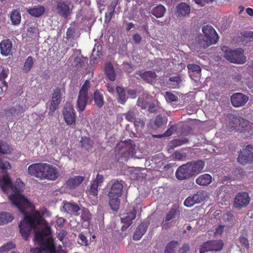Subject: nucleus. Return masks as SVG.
Instances as JSON below:
<instances>
[{
	"label": "nucleus",
	"instance_id": "nucleus-8",
	"mask_svg": "<svg viewBox=\"0 0 253 253\" xmlns=\"http://www.w3.org/2000/svg\"><path fill=\"white\" fill-rule=\"evenodd\" d=\"M221 50L224 52V57L226 60L231 63L243 64L246 61V58L243 55L244 51L242 48L232 50L227 46H223Z\"/></svg>",
	"mask_w": 253,
	"mask_h": 253
},
{
	"label": "nucleus",
	"instance_id": "nucleus-39",
	"mask_svg": "<svg viewBox=\"0 0 253 253\" xmlns=\"http://www.w3.org/2000/svg\"><path fill=\"white\" fill-rule=\"evenodd\" d=\"M14 219L10 213L1 212L0 213V225L7 224L11 222Z\"/></svg>",
	"mask_w": 253,
	"mask_h": 253
},
{
	"label": "nucleus",
	"instance_id": "nucleus-21",
	"mask_svg": "<svg viewBox=\"0 0 253 253\" xmlns=\"http://www.w3.org/2000/svg\"><path fill=\"white\" fill-rule=\"evenodd\" d=\"M137 74L146 83L152 84L155 82L157 77L156 72L153 71H139Z\"/></svg>",
	"mask_w": 253,
	"mask_h": 253
},
{
	"label": "nucleus",
	"instance_id": "nucleus-35",
	"mask_svg": "<svg viewBox=\"0 0 253 253\" xmlns=\"http://www.w3.org/2000/svg\"><path fill=\"white\" fill-rule=\"evenodd\" d=\"M136 210L133 208L132 210L127 212L123 217L121 218V221L122 223H127L132 224V220L136 217Z\"/></svg>",
	"mask_w": 253,
	"mask_h": 253
},
{
	"label": "nucleus",
	"instance_id": "nucleus-28",
	"mask_svg": "<svg viewBox=\"0 0 253 253\" xmlns=\"http://www.w3.org/2000/svg\"><path fill=\"white\" fill-rule=\"evenodd\" d=\"M13 184L10 177L7 175H3L0 180V186L4 193H7L9 189H12Z\"/></svg>",
	"mask_w": 253,
	"mask_h": 253
},
{
	"label": "nucleus",
	"instance_id": "nucleus-33",
	"mask_svg": "<svg viewBox=\"0 0 253 253\" xmlns=\"http://www.w3.org/2000/svg\"><path fill=\"white\" fill-rule=\"evenodd\" d=\"M166 11V9L165 7L162 4H159L153 8L151 13L156 18H159L164 16Z\"/></svg>",
	"mask_w": 253,
	"mask_h": 253
},
{
	"label": "nucleus",
	"instance_id": "nucleus-2",
	"mask_svg": "<svg viewBox=\"0 0 253 253\" xmlns=\"http://www.w3.org/2000/svg\"><path fill=\"white\" fill-rule=\"evenodd\" d=\"M51 234V228L48 225L42 229L39 232H36L35 235L34 241L36 244L40 245L44 250L51 249V253H67V252L62 249L61 245H59L56 251L54 247L52 245V240L49 235Z\"/></svg>",
	"mask_w": 253,
	"mask_h": 253
},
{
	"label": "nucleus",
	"instance_id": "nucleus-37",
	"mask_svg": "<svg viewBox=\"0 0 253 253\" xmlns=\"http://www.w3.org/2000/svg\"><path fill=\"white\" fill-rule=\"evenodd\" d=\"M21 13L18 9H14L11 12L10 20L13 25H18L21 22Z\"/></svg>",
	"mask_w": 253,
	"mask_h": 253
},
{
	"label": "nucleus",
	"instance_id": "nucleus-26",
	"mask_svg": "<svg viewBox=\"0 0 253 253\" xmlns=\"http://www.w3.org/2000/svg\"><path fill=\"white\" fill-rule=\"evenodd\" d=\"M25 110L22 105H18L16 108L11 107L4 110V113L7 118H11L14 114L19 115L23 113Z\"/></svg>",
	"mask_w": 253,
	"mask_h": 253
},
{
	"label": "nucleus",
	"instance_id": "nucleus-41",
	"mask_svg": "<svg viewBox=\"0 0 253 253\" xmlns=\"http://www.w3.org/2000/svg\"><path fill=\"white\" fill-rule=\"evenodd\" d=\"M211 251H219L223 247V242L222 240H210L209 241Z\"/></svg>",
	"mask_w": 253,
	"mask_h": 253
},
{
	"label": "nucleus",
	"instance_id": "nucleus-24",
	"mask_svg": "<svg viewBox=\"0 0 253 253\" xmlns=\"http://www.w3.org/2000/svg\"><path fill=\"white\" fill-rule=\"evenodd\" d=\"M148 226V224L144 222L139 224L133 235V239L135 241L140 240L146 232Z\"/></svg>",
	"mask_w": 253,
	"mask_h": 253
},
{
	"label": "nucleus",
	"instance_id": "nucleus-43",
	"mask_svg": "<svg viewBox=\"0 0 253 253\" xmlns=\"http://www.w3.org/2000/svg\"><path fill=\"white\" fill-rule=\"evenodd\" d=\"M179 245L177 241H172L170 242L166 247L165 253H175V249Z\"/></svg>",
	"mask_w": 253,
	"mask_h": 253
},
{
	"label": "nucleus",
	"instance_id": "nucleus-46",
	"mask_svg": "<svg viewBox=\"0 0 253 253\" xmlns=\"http://www.w3.org/2000/svg\"><path fill=\"white\" fill-rule=\"evenodd\" d=\"M115 5H111L108 9V11L105 13V22L109 23L111 21L113 15H114Z\"/></svg>",
	"mask_w": 253,
	"mask_h": 253
},
{
	"label": "nucleus",
	"instance_id": "nucleus-32",
	"mask_svg": "<svg viewBox=\"0 0 253 253\" xmlns=\"http://www.w3.org/2000/svg\"><path fill=\"white\" fill-rule=\"evenodd\" d=\"M105 73L106 77L111 81L116 80V74L112 64L108 62L105 66Z\"/></svg>",
	"mask_w": 253,
	"mask_h": 253
},
{
	"label": "nucleus",
	"instance_id": "nucleus-47",
	"mask_svg": "<svg viewBox=\"0 0 253 253\" xmlns=\"http://www.w3.org/2000/svg\"><path fill=\"white\" fill-rule=\"evenodd\" d=\"M88 61V59L87 58H84L83 57H77L75 58L74 59V65L75 67L77 68H80L84 65L85 62H87Z\"/></svg>",
	"mask_w": 253,
	"mask_h": 253
},
{
	"label": "nucleus",
	"instance_id": "nucleus-27",
	"mask_svg": "<svg viewBox=\"0 0 253 253\" xmlns=\"http://www.w3.org/2000/svg\"><path fill=\"white\" fill-rule=\"evenodd\" d=\"M84 180V176H76L68 179L66 181L65 185L71 189H74L81 184Z\"/></svg>",
	"mask_w": 253,
	"mask_h": 253
},
{
	"label": "nucleus",
	"instance_id": "nucleus-15",
	"mask_svg": "<svg viewBox=\"0 0 253 253\" xmlns=\"http://www.w3.org/2000/svg\"><path fill=\"white\" fill-rule=\"evenodd\" d=\"M104 181V177L102 175L98 174L96 178L91 182L89 189L87 191L89 197H96L97 199L98 188L101 186Z\"/></svg>",
	"mask_w": 253,
	"mask_h": 253
},
{
	"label": "nucleus",
	"instance_id": "nucleus-16",
	"mask_svg": "<svg viewBox=\"0 0 253 253\" xmlns=\"http://www.w3.org/2000/svg\"><path fill=\"white\" fill-rule=\"evenodd\" d=\"M42 180H55L59 176L58 169L50 164H45Z\"/></svg>",
	"mask_w": 253,
	"mask_h": 253
},
{
	"label": "nucleus",
	"instance_id": "nucleus-59",
	"mask_svg": "<svg viewBox=\"0 0 253 253\" xmlns=\"http://www.w3.org/2000/svg\"><path fill=\"white\" fill-rule=\"evenodd\" d=\"M79 239L80 240V244L82 246H86L88 245V241L85 235L82 232L78 236Z\"/></svg>",
	"mask_w": 253,
	"mask_h": 253
},
{
	"label": "nucleus",
	"instance_id": "nucleus-30",
	"mask_svg": "<svg viewBox=\"0 0 253 253\" xmlns=\"http://www.w3.org/2000/svg\"><path fill=\"white\" fill-rule=\"evenodd\" d=\"M45 8L42 5H35L29 8L27 12L32 17H39L45 12Z\"/></svg>",
	"mask_w": 253,
	"mask_h": 253
},
{
	"label": "nucleus",
	"instance_id": "nucleus-51",
	"mask_svg": "<svg viewBox=\"0 0 253 253\" xmlns=\"http://www.w3.org/2000/svg\"><path fill=\"white\" fill-rule=\"evenodd\" d=\"M165 98L166 100L169 102H176L178 101V97L169 91L166 92Z\"/></svg>",
	"mask_w": 253,
	"mask_h": 253
},
{
	"label": "nucleus",
	"instance_id": "nucleus-14",
	"mask_svg": "<svg viewBox=\"0 0 253 253\" xmlns=\"http://www.w3.org/2000/svg\"><path fill=\"white\" fill-rule=\"evenodd\" d=\"M45 164L38 163L30 165L28 168V173L31 176L42 180Z\"/></svg>",
	"mask_w": 253,
	"mask_h": 253
},
{
	"label": "nucleus",
	"instance_id": "nucleus-9",
	"mask_svg": "<svg viewBox=\"0 0 253 253\" xmlns=\"http://www.w3.org/2000/svg\"><path fill=\"white\" fill-rule=\"evenodd\" d=\"M117 150H120L122 153V157L124 159L125 161L132 157L136 153L135 145L131 139L119 144L116 148V151Z\"/></svg>",
	"mask_w": 253,
	"mask_h": 253
},
{
	"label": "nucleus",
	"instance_id": "nucleus-7",
	"mask_svg": "<svg viewBox=\"0 0 253 253\" xmlns=\"http://www.w3.org/2000/svg\"><path fill=\"white\" fill-rule=\"evenodd\" d=\"M91 87L89 80H86L79 90L76 108L78 112H83L89 100L88 91Z\"/></svg>",
	"mask_w": 253,
	"mask_h": 253
},
{
	"label": "nucleus",
	"instance_id": "nucleus-23",
	"mask_svg": "<svg viewBox=\"0 0 253 253\" xmlns=\"http://www.w3.org/2000/svg\"><path fill=\"white\" fill-rule=\"evenodd\" d=\"M187 68L191 79L197 80L200 78L201 76V69L200 66L195 64H189Z\"/></svg>",
	"mask_w": 253,
	"mask_h": 253
},
{
	"label": "nucleus",
	"instance_id": "nucleus-50",
	"mask_svg": "<svg viewBox=\"0 0 253 253\" xmlns=\"http://www.w3.org/2000/svg\"><path fill=\"white\" fill-rule=\"evenodd\" d=\"M133 122L136 130H141L145 125L144 121L140 118H136Z\"/></svg>",
	"mask_w": 253,
	"mask_h": 253
},
{
	"label": "nucleus",
	"instance_id": "nucleus-19",
	"mask_svg": "<svg viewBox=\"0 0 253 253\" xmlns=\"http://www.w3.org/2000/svg\"><path fill=\"white\" fill-rule=\"evenodd\" d=\"M189 165L187 163L178 168L175 172V176L178 180H184L193 176Z\"/></svg>",
	"mask_w": 253,
	"mask_h": 253
},
{
	"label": "nucleus",
	"instance_id": "nucleus-48",
	"mask_svg": "<svg viewBox=\"0 0 253 253\" xmlns=\"http://www.w3.org/2000/svg\"><path fill=\"white\" fill-rule=\"evenodd\" d=\"M15 247V245L12 242H8L0 247V252L3 253L9 251L11 249H14Z\"/></svg>",
	"mask_w": 253,
	"mask_h": 253
},
{
	"label": "nucleus",
	"instance_id": "nucleus-62",
	"mask_svg": "<svg viewBox=\"0 0 253 253\" xmlns=\"http://www.w3.org/2000/svg\"><path fill=\"white\" fill-rule=\"evenodd\" d=\"M67 233L66 230H62L57 233V237L60 241H62L65 237L67 235Z\"/></svg>",
	"mask_w": 253,
	"mask_h": 253
},
{
	"label": "nucleus",
	"instance_id": "nucleus-36",
	"mask_svg": "<svg viewBox=\"0 0 253 253\" xmlns=\"http://www.w3.org/2000/svg\"><path fill=\"white\" fill-rule=\"evenodd\" d=\"M80 142L81 147L87 151L91 150L93 147V143L88 137H82Z\"/></svg>",
	"mask_w": 253,
	"mask_h": 253
},
{
	"label": "nucleus",
	"instance_id": "nucleus-54",
	"mask_svg": "<svg viewBox=\"0 0 253 253\" xmlns=\"http://www.w3.org/2000/svg\"><path fill=\"white\" fill-rule=\"evenodd\" d=\"M60 101L51 99L50 105L49 106L50 112L52 113L54 112L57 109L58 106L60 103Z\"/></svg>",
	"mask_w": 253,
	"mask_h": 253
},
{
	"label": "nucleus",
	"instance_id": "nucleus-64",
	"mask_svg": "<svg viewBox=\"0 0 253 253\" xmlns=\"http://www.w3.org/2000/svg\"><path fill=\"white\" fill-rule=\"evenodd\" d=\"M189 250V247L188 244H184L179 249V253H186Z\"/></svg>",
	"mask_w": 253,
	"mask_h": 253
},
{
	"label": "nucleus",
	"instance_id": "nucleus-22",
	"mask_svg": "<svg viewBox=\"0 0 253 253\" xmlns=\"http://www.w3.org/2000/svg\"><path fill=\"white\" fill-rule=\"evenodd\" d=\"M12 42L8 39L2 40L0 43V53L5 56L12 54Z\"/></svg>",
	"mask_w": 253,
	"mask_h": 253
},
{
	"label": "nucleus",
	"instance_id": "nucleus-18",
	"mask_svg": "<svg viewBox=\"0 0 253 253\" xmlns=\"http://www.w3.org/2000/svg\"><path fill=\"white\" fill-rule=\"evenodd\" d=\"M248 100L249 97L246 95L240 92L235 93L231 97V104L235 107L243 106Z\"/></svg>",
	"mask_w": 253,
	"mask_h": 253
},
{
	"label": "nucleus",
	"instance_id": "nucleus-10",
	"mask_svg": "<svg viewBox=\"0 0 253 253\" xmlns=\"http://www.w3.org/2000/svg\"><path fill=\"white\" fill-rule=\"evenodd\" d=\"M208 198L206 191L199 190L196 194L187 197L184 202V205L186 207H191L195 204H200Z\"/></svg>",
	"mask_w": 253,
	"mask_h": 253
},
{
	"label": "nucleus",
	"instance_id": "nucleus-5",
	"mask_svg": "<svg viewBox=\"0 0 253 253\" xmlns=\"http://www.w3.org/2000/svg\"><path fill=\"white\" fill-rule=\"evenodd\" d=\"M202 32L204 33L203 39H200L199 44L200 47L206 48L212 44L217 42L218 36L214 29L209 25L202 27Z\"/></svg>",
	"mask_w": 253,
	"mask_h": 253
},
{
	"label": "nucleus",
	"instance_id": "nucleus-29",
	"mask_svg": "<svg viewBox=\"0 0 253 253\" xmlns=\"http://www.w3.org/2000/svg\"><path fill=\"white\" fill-rule=\"evenodd\" d=\"M63 204V208L64 211L70 214L77 215V212L80 210V208L77 204L65 201Z\"/></svg>",
	"mask_w": 253,
	"mask_h": 253
},
{
	"label": "nucleus",
	"instance_id": "nucleus-25",
	"mask_svg": "<svg viewBox=\"0 0 253 253\" xmlns=\"http://www.w3.org/2000/svg\"><path fill=\"white\" fill-rule=\"evenodd\" d=\"M190 6L185 2H181L176 6V12L178 16H186L190 12Z\"/></svg>",
	"mask_w": 253,
	"mask_h": 253
},
{
	"label": "nucleus",
	"instance_id": "nucleus-45",
	"mask_svg": "<svg viewBox=\"0 0 253 253\" xmlns=\"http://www.w3.org/2000/svg\"><path fill=\"white\" fill-rule=\"evenodd\" d=\"M180 82L181 79L179 76H172L169 79V85L172 88L178 87Z\"/></svg>",
	"mask_w": 253,
	"mask_h": 253
},
{
	"label": "nucleus",
	"instance_id": "nucleus-57",
	"mask_svg": "<svg viewBox=\"0 0 253 253\" xmlns=\"http://www.w3.org/2000/svg\"><path fill=\"white\" fill-rule=\"evenodd\" d=\"M164 122V118L161 115H158L155 119L154 124L157 127H159L163 126Z\"/></svg>",
	"mask_w": 253,
	"mask_h": 253
},
{
	"label": "nucleus",
	"instance_id": "nucleus-63",
	"mask_svg": "<svg viewBox=\"0 0 253 253\" xmlns=\"http://www.w3.org/2000/svg\"><path fill=\"white\" fill-rule=\"evenodd\" d=\"M74 34V31L71 27L67 29L66 32V39L69 40L73 37Z\"/></svg>",
	"mask_w": 253,
	"mask_h": 253
},
{
	"label": "nucleus",
	"instance_id": "nucleus-38",
	"mask_svg": "<svg viewBox=\"0 0 253 253\" xmlns=\"http://www.w3.org/2000/svg\"><path fill=\"white\" fill-rule=\"evenodd\" d=\"M116 91L118 95V102L121 104H125L127 100L125 89L120 86L116 87Z\"/></svg>",
	"mask_w": 253,
	"mask_h": 253
},
{
	"label": "nucleus",
	"instance_id": "nucleus-34",
	"mask_svg": "<svg viewBox=\"0 0 253 253\" xmlns=\"http://www.w3.org/2000/svg\"><path fill=\"white\" fill-rule=\"evenodd\" d=\"M211 179L210 174L206 173L198 177L196 180V182L200 185H208L211 182Z\"/></svg>",
	"mask_w": 253,
	"mask_h": 253
},
{
	"label": "nucleus",
	"instance_id": "nucleus-56",
	"mask_svg": "<svg viewBox=\"0 0 253 253\" xmlns=\"http://www.w3.org/2000/svg\"><path fill=\"white\" fill-rule=\"evenodd\" d=\"M65 221L66 220L63 217H57L55 221V228L57 229H58V228H62L63 227Z\"/></svg>",
	"mask_w": 253,
	"mask_h": 253
},
{
	"label": "nucleus",
	"instance_id": "nucleus-61",
	"mask_svg": "<svg viewBox=\"0 0 253 253\" xmlns=\"http://www.w3.org/2000/svg\"><path fill=\"white\" fill-rule=\"evenodd\" d=\"M176 131V127L174 126L169 127L164 133L166 137L169 136Z\"/></svg>",
	"mask_w": 253,
	"mask_h": 253
},
{
	"label": "nucleus",
	"instance_id": "nucleus-53",
	"mask_svg": "<svg viewBox=\"0 0 253 253\" xmlns=\"http://www.w3.org/2000/svg\"><path fill=\"white\" fill-rule=\"evenodd\" d=\"M61 90L59 87L56 88L52 94L51 99L56 100H59L61 101Z\"/></svg>",
	"mask_w": 253,
	"mask_h": 253
},
{
	"label": "nucleus",
	"instance_id": "nucleus-44",
	"mask_svg": "<svg viewBox=\"0 0 253 253\" xmlns=\"http://www.w3.org/2000/svg\"><path fill=\"white\" fill-rule=\"evenodd\" d=\"M11 168L9 162L2 158H0V169L3 173H6L7 170Z\"/></svg>",
	"mask_w": 253,
	"mask_h": 253
},
{
	"label": "nucleus",
	"instance_id": "nucleus-1",
	"mask_svg": "<svg viewBox=\"0 0 253 253\" xmlns=\"http://www.w3.org/2000/svg\"><path fill=\"white\" fill-rule=\"evenodd\" d=\"M24 187L23 182L20 179H17L14 185H12L11 190L14 193L9 196V199L12 204L25 215L23 220L19 224V228L21 235L25 240L27 241L32 230L36 226L42 224L43 219L38 211L31 214L27 215L33 210L34 207L27 198L20 193L23 191Z\"/></svg>",
	"mask_w": 253,
	"mask_h": 253
},
{
	"label": "nucleus",
	"instance_id": "nucleus-13",
	"mask_svg": "<svg viewBox=\"0 0 253 253\" xmlns=\"http://www.w3.org/2000/svg\"><path fill=\"white\" fill-rule=\"evenodd\" d=\"M250 198L247 192H240L235 197L233 205L235 208L241 210L246 207L249 204Z\"/></svg>",
	"mask_w": 253,
	"mask_h": 253
},
{
	"label": "nucleus",
	"instance_id": "nucleus-60",
	"mask_svg": "<svg viewBox=\"0 0 253 253\" xmlns=\"http://www.w3.org/2000/svg\"><path fill=\"white\" fill-rule=\"evenodd\" d=\"M240 243L242 245V246L245 247L247 249L249 248V240L246 237H240L239 239Z\"/></svg>",
	"mask_w": 253,
	"mask_h": 253
},
{
	"label": "nucleus",
	"instance_id": "nucleus-40",
	"mask_svg": "<svg viewBox=\"0 0 253 253\" xmlns=\"http://www.w3.org/2000/svg\"><path fill=\"white\" fill-rule=\"evenodd\" d=\"M34 64V58L32 56H29L28 57L24 63L23 67L22 68L23 71L25 73H29L31 70L32 69Z\"/></svg>",
	"mask_w": 253,
	"mask_h": 253
},
{
	"label": "nucleus",
	"instance_id": "nucleus-55",
	"mask_svg": "<svg viewBox=\"0 0 253 253\" xmlns=\"http://www.w3.org/2000/svg\"><path fill=\"white\" fill-rule=\"evenodd\" d=\"M9 70L8 69H3L0 73V81H3V84L5 86H7V83L4 81L8 76Z\"/></svg>",
	"mask_w": 253,
	"mask_h": 253
},
{
	"label": "nucleus",
	"instance_id": "nucleus-42",
	"mask_svg": "<svg viewBox=\"0 0 253 253\" xmlns=\"http://www.w3.org/2000/svg\"><path fill=\"white\" fill-rule=\"evenodd\" d=\"M138 114L137 110L133 109L128 111L126 113H123V116L126 120L128 122H133L136 118V115Z\"/></svg>",
	"mask_w": 253,
	"mask_h": 253
},
{
	"label": "nucleus",
	"instance_id": "nucleus-3",
	"mask_svg": "<svg viewBox=\"0 0 253 253\" xmlns=\"http://www.w3.org/2000/svg\"><path fill=\"white\" fill-rule=\"evenodd\" d=\"M123 188V183L119 180H116L112 184L108 193L109 204L111 209L115 211H117L119 210L120 198L122 195Z\"/></svg>",
	"mask_w": 253,
	"mask_h": 253
},
{
	"label": "nucleus",
	"instance_id": "nucleus-49",
	"mask_svg": "<svg viewBox=\"0 0 253 253\" xmlns=\"http://www.w3.org/2000/svg\"><path fill=\"white\" fill-rule=\"evenodd\" d=\"M199 250L200 253H205L208 252H211L209 241L203 243L200 246Z\"/></svg>",
	"mask_w": 253,
	"mask_h": 253
},
{
	"label": "nucleus",
	"instance_id": "nucleus-4",
	"mask_svg": "<svg viewBox=\"0 0 253 253\" xmlns=\"http://www.w3.org/2000/svg\"><path fill=\"white\" fill-rule=\"evenodd\" d=\"M228 126L231 130L253 134V124L241 117L230 115Z\"/></svg>",
	"mask_w": 253,
	"mask_h": 253
},
{
	"label": "nucleus",
	"instance_id": "nucleus-12",
	"mask_svg": "<svg viewBox=\"0 0 253 253\" xmlns=\"http://www.w3.org/2000/svg\"><path fill=\"white\" fill-rule=\"evenodd\" d=\"M253 149V146L248 145L246 149H244L243 151L240 152L237 158V161L242 165L252 163L253 162V152L251 150Z\"/></svg>",
	"mask_w": 253,
	"mask_h": 253
},
{
	"label": "nucleus",
	"instance_id": "nucleus-31",
	"mask_svg": "<svg viewBox=\"0 0 253 253\" xmlns=\"http://www.w3.org/2000/svg\"><path fill=\"white\" fill-rule=\"evenodd\" d=\"M92 99L94 104L98 108H101L104 105V99L103 93L101 91L96 89L93 92Z\"/></svg>",
	"mask_w": 253,
	"mask_h": 253
},
{
	"label": "nucleus",
	"instance_id": "nucleus-17",
	"mask_svg": "<svg viewBox=\"0 0 253 253\" xmlns=\"http://www.w3.org/2000/svg\"><path fill=\"white\" fill-rule=\"evenodd\" d=\"M63 118L66 123L69 126L75 125L76 115L74 108L72 106L64 107L63 111Z\"/></svg>",
	"mask_w": 253,
	"mask_h": 253
},
{
	"label": "nucleus",
	"instance_id": "nucleus-6",
	"mask_svg": "<svg viewBox=\"0 0 253 253\" xmlns=\"http://www.w3.org/2000/svg\"><path fill=\"white\" fill-rule=\"evenodd\" d=\"M53 10L60 16L66 18L72 13L73 5L66 0H51Z\"/></svg>",
	"mask_w": 253,
	"mask_h": 253
},
{
	"label": "nucleus",
	"instance_id": "nucleus-52",
	"mask_svg": "<svg viewBox=\"0 0 253 253\" xmlns=\"http://www.w3.org/2000/svg\"><path fill=\"white\" fill-rule=\"evenodd\" d=\"M187 141H188L186 139H174L170 142L169 146H170L171 148L176 147L184 144Z\"/></svg>",
	"mask_w": 253,
	"mask_h": 253
},
{
	"label": "nucleus",
	"instance_id": "nucleus-11",
	"mask_svg": "<svg viewBox=\"0 0 253 253\" xmlns=\"http://www.w3.org/2000/svg\"><path fill=\"white\" fill-rule=\"evenodd\" d=\"M180 211L178 207L174 206L167 212L162 222V227L167 229L169 227V223L180 216Z\"/></svg>",
	"mask_w": 253,
	"mask_h": 253
},
{
	"label": "nucleus",
	"instance_id": "nucleus-58",
	"mask_svg": "<svg viewBox=\"0 0 253 253\" xmlns=\"http://www.w3.org/2000/svg\"><path fill=\"white\" fill-rule=\"evenodd\" d=\"M172 158L176 160H182L185 158L186 154L185 153H181L179 152L176 151L172 155Z\"/></svg>",
	"mask_w": 253,
	"mask_h": 253
},
{
	"label": "nucleus",
	"instance_id": "nucleus-20",
	"mask_svg": "<svg viewBox=\"0 0 253 253\" xmlns=\"http://www.w3.org/2000/svg\"><path fill=\"white\" fill-rule=\"evenodd\" d=\"M191 172L194 176L200 173L205 166V162L202 160L193 161L187 163Z\"/></svg>",
	"mask_w": 253,
	"mask_h": 253
}]
</instances>
